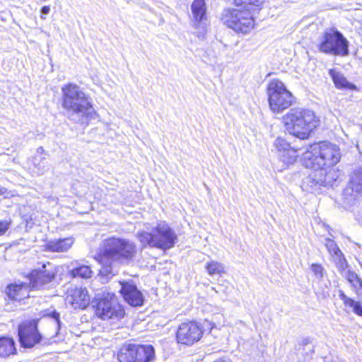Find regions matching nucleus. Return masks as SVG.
I'll return each instance as SVG.
<instances>
[{"label":"nucleus","mask_w":362,"mask_h":362,"mask_svg":"<svg viewBox=\"0 0 362 362\" xmlns=\"http://www.w3.org/2000/svg\"><path fill=\"white\" fill-rule=\"evenodd\" d=\"M229 287L227 285L218 284L216 287H212L211 289L214 291L216 293H223L225 295H227L228 293Z\"/></svg>","instance_id":"nucleus-32"},{"label":"nucleus","mask_w":362,"mask_h":362,"mask_svg":"<svg viewBox=\"0 0 362 362\" xmlns=\"http://www.w3.org/2000/svg\"><path fill=\"white\" fill-rule=\"evenodd\" d=\"M30 290L27 284L15 283L6 287V293L13 300H21L30 296Z\"/></svg>","instance_id":"nucleus-17"},{"label":"nucleus","mask_w":362,"mask_h":362,"mask_svg":"<svg viewBox=\"0 0 362 362\" xmlns=\"http://www.w3.org/2000/svg\"><path fill=\"white\" fill-rule=\"evenodd\" d=\"M66 302L75 309H84L89 305L90 296L86 288H71L67 291Z\"/></svg>","instance_id":"nucleus-13"},{"label":"nucleus","mask_w":362,"mask_h":362,"mask_svg":"<svg viewBox=\"0 0 362 362\" xmlns=\"http://www.w3.org/2000/svg\"><path fill=\"white\" fill-rule=\"evenodd\" d=\"M339 297L346 306L353 308L354 313L362 317V305L360 302H356L349 298L341 290L339 291Z\"/></svg>","instance_id":"nucleus-22"},{"label":"nucleus","mask_w":362,"mask_h":362,"mask_svg":"<svg viewBox=\"0 0 362 362\" xmlns=\"http://www.w3.org/2000/svg\"><path fill=\"white\" fill-rule=\"evenodd\" d=\"M62 107L69 114V118L77 123H88L96 115L91 98L81 88L69 83L63 86Z\"/></svg>","instance_id":"nucleus-2"},{"label":"nucleus","mask_w":362,"mask_h":362,"mask_svg":"<svg viewBox=\"0 0 362 362\" xmlns=\"http://www.w3.org/2000/svg\"><path fill=\"white\" fill-rule=\"evenodd\" d=\"M214 362H230V361L228 360H225V359H218V360L215 361Z\"/></svg>","instance_id":"nucleus-38"},{"label":"nucleus","mask_w":362,"mask_h":362,"mask_svg":"<svg viewBox=\"0 0 362 362\" xmlns=\"http://www.w3.org/2000/svg\"><path fill=\"white\" fill-rule=\"evenodd\" d=\"M203 335L201 325L194 321L182 322L176 333V339L179 344L191 346L199 341Z\"/></svg>","instance_id":"nucleus-11"},{"label":"nucleus","mask_w":362,"mask_h":362,"mask_svg":"<svg viewBox=\"0 0 362 362\" xmlns=\"http://www.w3.org/2000/svg\"><path fill=\"white\" fill-rule=\"evenodd\" d=\"M154 356L151 345L129 344L123 346L118 354L119 362H150Z\"/></svg>","instance_id":"nucleus-8"},{"label":"nucleus","mask_w":362,"mask_h":362,"mask_svg":"<svg viewBox=\"0 0 362 362\" xmlns=\"http://www.w3.org/2000/svg\"><path fill=\"white\" fill-rule=\"evenodd\" d=\"M340 148L335 144L322 141L310 146L303 153V163L313 172L303 180L306 190H315L317 186L331 187L339 177V171L334 166L341 158Z\"/></svg>","instance_id":"nucleus-1"},{"label":"nucleus","mask_w":362,"mask_h":362,"mask_svg":"<svg viewBox=\"0 0 362 362\" xmlns=\"http://www.w3.org/2000/svg\"><path fill=\"white\" fill-rule=\"evenodd\" d=\"M311 270L317 279H322L324 276V269L322 265L318 264H313L311 265Z\"/></svg>","instance_id":"nucleus-30"},{"label":"nucleus","mask_w":362,"mask_h":362,"mask_svg":"<svg viewBox=\"0 0 362 362\" xmlns=\"http://www.w3.org/2000/svg\"><path fill=\"white\" fill-rule=\"evenodd\" d=\"M18 336L21 344L25 348H32L42 339L35 320L23 322L18 327Z\"/></svg>","instance_id":"nucleus-12"},{"label":"nucleus","mask_w":362,"mask_h":362,"mask_svg":"<svg viewBox=\"0 0 362 362\" xmlns=\"http://www.w3.org/2000/svg\"><path fill=\"white\" fill-rule=\"evenodd\" d=\"M329 74L331 76L336 88L353 89L354 86L350 83L344 76L336 69H332L329 71Z\"/></svg>","instance_id":"nucleus-19"},{"label":"nucleus","mask_w":362,"mask_h":362,"mask_svg":"<svg viewBox=\"0 0 362 362\" xmlns=\"http://www.w3.org/2000/svg\"><path fill=\"white\" fill-rule=\"evenodd\" d=\"M16 353L14 341L11 338H0V357H8Z\"/></svg>","instance_id":"nucleus-21"},{"label":"nucleus","mask_w":362,"mask_h":362,"mask_svg":"<svg viewBox=\"0 0 362 362\" xmlns=\"http://www.w3.org/2000/svg\"><path fill=\"white\" fill-rule=\"evenodd\" d=\"M10 223L6 221H0V235L4 234L9 228Z\"/></svg>","instance_id":"nucleus-35"},{"label":"nucleus","mask_w":362,"mask_h":362,"mask_svg":"<svg viewBox=\"0 0 362 362\" xmlns=\"http://www.w3.org/2000/svg\"><path fill=\"white\" fill-rule=\"evenodd\" d=\"M177 240L175 231L165 222H160V250H167L173 247Z\"/></svg>","instance_id":"nucleus-16"},{"label":"nucleus","mask_w":362,"mask_h":362,"mask_svg":"<svg viewBox=\"0 0 362 362\" xmlns=\"http://www.w3.org/2000/svg\"><path fill=\"white\" fill-rule=\"evenodd\" d=\"M46 264L42 266V269L34 270L30 277V287L34 289H40L49 284L54 277V273L51 270L46 269Z\"/></svg>","instance_id":"nucleus-14"},{"label":"nucleus","mask_w":362,"mask_h":362,"mask_svg":"<svg viewBox=\"0 0 362 362\" xmlns=\"http://www.w3.org/2000/svg\"><path fill=\"white\" fill-rule=\"evenodd\" d=\"M192 25L198 37L203 38L207 31L208 20L204 0H194L191 5Z\"/></svg>","instance_id":"nucleus-10"},{"label":"nucleus","mask_w":362,"mask_h":362,"mask_svg":"<svg viewBox=\"0 0 362 362\" xmlns=\"http://www.w3.org/2000/svg\"><path fill=\"white\" fill-rule=\"evenodd\" d=\"M263 2L264 0H235L237 8L225 9L221 15V21L236 33H247L255 25L252 11Z\"/></svg>","instance_id":"nucleus-3"},{"label":"nucleus","mask_w":362,"mask_h":362,"mask_svg":"<svg viewBox=\"0 0 362 362\" xmlns=\"http://www.w3.org/2000/svg\"><path fill=\"white\" fill-rule=\"evenodd\" d=\"M282 120L286 131L300 139H308L319 124V119L314 112L303 108L291 109L284 115Z\"/></svg>","instance_id":"nucleus-4"},{"label":"nucleus","mask_w":362,"mask_h":362,"mask_svg":"<svg viewBox=\"0 0 362 362\" xmlns=\"http://www.w3.org/2000/svg\"><path fill=\"white\" fill-rule=\"evenodd\" d=\"M95 313L100 318L107 320L113 317L121 318L124 316V311L115 294L107 293L97 303Z\"/></svg>","instance_id":"nucleus-9"},{"label":"nucleus","mask_w":362,"mask_h":362,"mask_svg":"<svg viewBox=\"0 0 362 362\" xmlns=\"http://www.w3.org/2000/svg\"><path fill=\"white\" fill-rule=\"evenodd\" d=\"M43 151L44 150H43L42 147H40V148H37V152L38 153H42Z\"/></svg>","instance_id":"nucleus-39"},{"label":"nucleus","mask_w":362,"mask_h":362,"mask_svg":"<svg viewBox=\"0 0 362 362\" xmlns=\"http://www.w3.org/2000/svg\"><path fill=\"white\" fill-rule=\"evenodd\" d=\"M267 93L270 110L274 113H281L292 105L294 96L279 79L269 81Z\"/></svg>","instance_id":"nucleus-6"},{"label":"nucleus","mask_w":362,"mask_h":362,"mask_svg":"<svg viewBox=\"0 0 362 362\" xmlns=\"http://www.w3.org/2000/svg\"><path fill=\"white\" fill-rule=\"evenodd\" d=\"M112 269L110 266H105L103 265L102 269L100 270V276L101 278L103 276L108 277L109 275L112 274Z\"/></svg>","instance_id":"nucleus-33"},{"label":"nucleus","mask_w":362,"mask_h":362,"mask_svg":"<svg viewBox=\"0 0 362 362\" xmlns=\"http://www.w3.org/2000/svg\"><path fill=\"white\" fill-rule=\"evenodd\" d=\"M274 146L278 151V154L282 152H285L286 150L291 148L290 144L281 137H278L275 140Z\"/></svg>","instance_id":"nucleus-28"},{"label":"nucleus","mask_w":362,"mask_h":362,"mask_svg":"<svg viewBox=\"0 0 362 362\" xmlns=\"http://www.w3.org/2000/svg\"><path fill=\"white\" fill-rule=\"evenodd\" d=\"M52 318L55 320L57 326H59V314L55 311L52 312Z\"/></svg>","instance_id":"nucleus-37"},{"label":"nucleus","mask_w":362,"mask_h":362,"mask_svg":"<svg viewBox=\"0 0 362 362\" xmlns=\"http://www.w3.org/2000/svg\"><path fill=\"white\" fill-rule=\"evenodd\" d=\"M208 274L211 276L215 274H221L225 272L224 265L216 261H211L206 264L205 267Z\"/></svg>","instance_id":"nucleus-26"},{"label":"nucleus","mask_w":362,"mask_h":362,"mask_svg":"<svg viewBox=\"0 0 362 362\" xmlns=\"http://www.w3.org/2000/svg\"><path fill=\"white\" fill-rule=\"evenodd\" d=\"M136 253L135 245L129 240L110 238L103 242V249L100 262L106 264L108 261H120L127 262Z\"/></svg>","instance_id":"nucleus-5"},{"label":"nucleus","mask_w":362,"mask_h":362,"mask_svg":"<svg viewBox=\"0 0 362 362\" xmlns=\"http://www.w3.org/2000/svg\"><path fill=\"white\" fill-rule=\"evenodd\" d=\"M35 168L33 170V173L37 175H42L48 170V167L45 163L42 165L40 163L36 164L34 163Z\"/></svg>","instance_id":"nucleus-31"},{"label":"nucleus","mask_w":362,"mask_h":362,"mask_svg":"<svg viewBox=\"0 0 362 362\" xmlns=\"http://www.w3.org/2000/svg\"><path fill=\"white\" fill-rule=\"evenodd\" d=\"M278 155L279 160L286 166L293 164L297 158L296 151L293 148L286 150L285 152L280 153Z\"/></svg>","instance_id":"nucleus-25"},{"label":"nucleus","mask_w":362,"mask_h":362,"mask_svg":"<svg viewBox=\"0 0 362 362\" xmlns=\"http://www.w3.org/2000/svg\"><path fill=\"white\" fill-rule=\"evenodd\" d=\"M0 195L3 196L4 198H8L10 197H12L13 194L6 188L0 186Z\"/></svg>","instance_id":"nucleus-36"},{"label":"nucleus","mask_w":362,"mask_h":362,"mask_svg":"<svg viewBox=\"0 0 362 362\" xmlns=\"http://www.w3.org/2000/svg\"><path fill=\"white\" fill-rule=\"evenodd\" d=\"M322 52L335 56H347L349 54V42L343 35L334 30L325 33L320 44Z\"/></svg>","instance_id":"nucleus-7"},{"label":"nucleus","mask_w":362,"mask_h":362,"mask_svg":"<svg viewBox=\"0 0 362 362\" xmlns=\"http://www.w3.org/2000/svg\"><path fill=\"white\" fill-rule=\"evenodd\" d=\"M347 279L354 286L362 288V279H360L354 272H349Z\"/></svg>","instance_id":"nucleus-29"},{"label":"nucleus","mask_w":362,"mask_h":362,"mask_svg":"<svg viewBox=\"0 0 362 362\" xmlns=\"http://www.w3.org/2000/svg\"><path fill=\"white\" fill-rule=\"evenodd\" d=\"M50 11V6H43L40 9V18L45 21L46 19V16L49 13Z\"/></svg>","instance_id":"nucleus-34"},{"label":"nucleus","mask_w":362,"mask_h":362,"mask_svg":"<svg viewBox=\"0 0 362 362\" xmlns=\"http://www.w3.org/2000/svg\"><path fill=\"white\" fill-rule=\"evenodd\" d=\"M138 238L144 245L158 247V238L156 233L142 232L138 234Z\"/></svg>","instance_id":"nucleus-23"},{"label":"nucleus","mask_w":362,"mask_h":362,"mask_svg":"<svg viewBox=\"0 0 362 362\" xmlns=\"http://www.w3.org/2000/svg\"><path fill=\"white\" fill-rule=\"evenodd\" d=\"M75 238L73 236L53 239L47 243L46 248L52 252H65L73 246Z\"/></svg>","instance_id":"nucleus-18"},{"label":"nucleus","mask_w":362,"mask_h":362,"mask_svg":"<svg viewBox=\"0 0 362 362\" xmlns=\"http://www.w3.org/2000/svg\"><path fill=\"white\" fill-rule=\"evenodd\" d=\"M361 266H362V264H361Z\"/></svg>","instance_id":"nucleus-41"},{"label":"nucleus","mask_w":362,"mask_h":362,"mask_svg":"<svg viewBox=\"0 0 362 362\" xmlns=\"http://www.w3.org/2000/svg\"><path fill=\"white\" fill-rule=\"evenodd\" d=\"M93 271L90 267L87 265H78L71 271L73 277H81L83 279H88L92 276Z\"/></svg>","instance_id":"nucleus-24"},{"label":"nucleus","mask_w":362,"mask_h":362,"mask_svg":"<svg viewBox=\"0 0 362 362\" xmlns=\"http://www.w3.org/2000/svg\"><path fill=\"white\" fill-rule=\"evenodd\" d=\"M120 292L124 299L132 306H139L143 303V296L136 286L129 282H120Z\"/></svg>","instance_id":"nucleus-15"},{"label":"nucleus","mask_w":362,"mask_h":362,"mask_svg":"<svg viewBox=\"0 0 362 362\" xmlns=\"http://www.w3.org/2000/svg\"><path fill=\"white\" fill-rule=\"evenodd\" d=\"M349 190V189H346V193H348Z\"/></svg>","instance_id":"nucleus-40"},{"label":"nucleus","mask_w":362,"mask_h":362,"mask_svg":"<svg viewBox=\"0 0 362 362\" xmlns=\"http://www.w3.org/2000/svg\"><path fill=\"white\" fill-rule=\"evenodd\" d=\"M325 246L331 255H335L337 257L342 255L341 250L334 240L329 238L326 239Z\"/></svg>","instance_id":"nucleus-27"},{"label":"nucleus","mask_w":362,"mask_h":362,"mask_svg":"<svg viewBox=\"0 0 362 362\" xmlns=\"http://www.w3.org/2000/svg\"><path fill=\"white\" fill-rule=\"evenodd\" d=\"M350 188L356 194H362V167L355 170L350 180Z\"/></svg>","instance_id":"nucleus-20"}]
</instances>
